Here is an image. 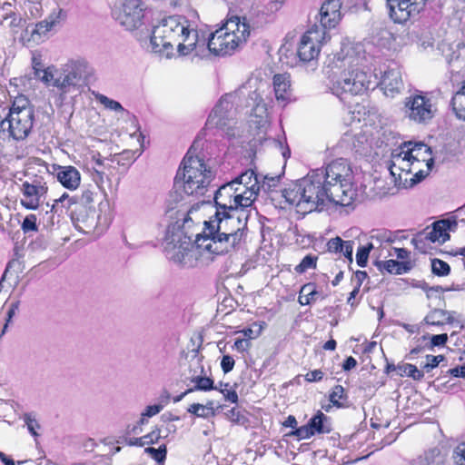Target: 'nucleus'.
I'll return each mask as SVG.
<instances>
[{
	"instance_id": "obj_1",
	"label": "nucleus",
	"mask_w": 465,
	"mask_h": 465,
	"mask_svg": "<svg viewBox=\"0 0 465 465\" xmlns=\"http://www.w3.org/2000/svg\"><path fill=\"white\" fill-rule=\"evenodd\" d=\"M250 35V25L245 17L229 20L225 25L212 33L208 38L200 33L193 21L183 15H170L154 25L150 35L139 40L153 53L166 58L202 55L207 48L215 55L232 54Z\"/></svg>"
},
{
	"instance_id": "obj_2",
	"label": "nucleus",
	"mask_w": 465,
	"mask_h": 465,
	"mask_svg": "<svg viewBox=\"0 0 465 465\" xmlns=\"http://www.w3.org/2000/svg\"><path fill=\"white\" fill-rule=\"evenodd\" d=\"M282 196L302 214L321 211L329 203L351 206L357 199L353 173L344 158L313 169L301 180L283 189Z\"/></svg>"
},
{
	"instance_id": "obj_3",
	"label": "nucleus",
	"mask_w": 465,
	"mask_h": 465,
	"mask_svg": "<svg viewBox=\"0 0 465 465\" xmlns=\"http://www.w3.org/2000/svg\"><path fill=\"white\" fill-rule=\"evenodd\" d=\"M362 46L349 41L342 42L341 51L334 56L336 68H342L340 77L332 83L331 92L341 100L343 94H361L378 86L377 76L360 67L363 59Z\"/></svg>"
},
{
	"instance_id": "obj_4",
	"label": "nucleus",
	"mask_w": 465,
	"mask_h": 465,
	"mask_svg": "<svg viewBox=\"0 0 465 465\" xmlns=\"http://www.w3.org/2000/svg\"><path fill=\"white\" fill-rule=\"evenodd\" d=\"M248 217L249 211L215 210L214 214L204 222L201 235L211 243L217 256L229 253L242 242Z\"/></svg>"
},
{
	"instance_id": "obj_5",
	"label": "nucleus",
	"mask_w": 465,
	"mask_h": 465,
	"mask_svg": "<svg viewBox=\"0 0 465 465\" xmlns=\"http://www.w3.org/2000/svg\"><path fill=\"white\" fill-rule=\"evenodd\" d=\"M179 168L174 186H182L187 196L199 198L208 191V187L213 179V173L204 160L193 154V147L189 149Z\"/></svg>"
},
{
	"instance_id": "obj_6",
	"label": "nucleus",
	"mask_w": 465,
	"mask_h": 465,
	"mask_svg": "<svg viewBox=\"0 0 465 465\" xmlns=\"http://www.w3.org/2000/svg\"><path fill=\"white\" fill-rule=\"evenodd\" d=\"M89 74V64L84 59H71L61 64L58 79L54 83L58 91L56 105L62 106L68 97L81 94Z\"/></svg>"
},
{
	"instance_id": "obj_7",
	"label": "nucleus",
	"mask_w": 465,
	"mask_h": 465,
	"mask_svg": "<svg viewBox=\"0 0 465 465\" xmlns=\"http://www.w3.org/2000/svg\"><path fill=\"white\" fill-rule=\"evenodd\" d=\"M387 167L399 188H411L428 175V171L415 166L409 151L403 148V143L391 152Z\"/></svg>"
},
{
	"instance_id": "obj_8",
	"label": "nucleus",
	"mask_w": 465,
	"mask_h": 465,
	"mask_svg": "<svg viewBox=\"0 0 465 465\" xmlns=\"http://www.w3.org/2000/svg\"><path fill=\"white\" fill-rule=\"evenodd\" d=\"M9 138L24 141L31 134L35 123V110L29 99L19 94L14 98L7 114Z\"/></svg>"
},
{
	"instance_id": "obj_9",
	"label": "nucleus",
	"mask_w": 465,
	"mask_h": 465,
	"mask_svg": "<svg viewBox=\"0 0 465 465\" xmlns=\"http://www.w3.org/2000/svg\"><path fill=\"white\" fill-rule=\"evenodd\" d=\"M234 98L235 95L231 94L221 97L206 121L205 127L207 130H216L228 137L235 135L233 129L235 124L233 118Z\"/></svg>"
},
{
	"instance_id": "obj_10",
	"label": "nucleus",
	"mask_w": 465,
	"mask_h": 465,
	"mask_svg": "<svg viewBox=\"0 0 465 465\" xmlns=\"http://www.w3.org/2000/svg\"><path fill=\"white\" fill-rule=\"evenodd\" d=\"M236 182H229L215 191L213 202L218 211H249L252 206V193L249 196L242 195L235 185Z\"/></svg>"
},
{
	"instance_id": "obj_11",
	"label": "nucleus",
	"mask_w": 465,
	"mask_h": 465,
	"mask_svg": "<svg viewBox=\"0 0 465 465\" xmlns=\"http://www.w3.org/2000/svg\"><path fill=\"white\" fill-rule=\"evenodd\" d=\"M182 257L180 260L172 255V258L176 259V265L182 268H194L209 265L214 261L217 254L212 249L211 243L207 242L201 234H198L193 244L190 241L184 256Z\"/></svg>"
},
{
	"instance_id": "obj_12",
	"label": "nucleus",
	"mask_w": 465,
	"mask_h": 465,
	"mask_svg": "<svg viewBox=\"0 0 465 465\" xmlns=\"http://www.w3.org/2000/svg\"><path fill=\"white\" fill-rule=\"evenodd\" d=\"M112 15L126 30H134L142 25L143 4L141 0H119V5L114 4Z\"/></svg>"
},
{
	"instance_id": "obj_13",
	"label": "nucleus",
	"mask_w": 465,
	"mask_h": 465,
	"mask_svg": "<svg viewBox=\"0 0 465 465\" xmlns=\"http://www.w3.org/2000/svg\"><path fill=\"white\" fill-rule=\"evenodd\" d=\"M404 112L411 121L426 124L434 117L436 108L430 97L415 94L405 99Z\"/></svg>"
},
{
	"instance_id": "obj_14",
	"label": "nucleus",
	"mask_w": 465,
	"mask_h": 465,
	"mask_svg": "<svg viewBox=\"0 0 465 465\" xmlns=\"http://www.w3.org/2000/svg\"><path fill=\"white\" fill-rule=\"evenodd\" d=\"M326 40V33L322 28H318L314 24L302 35L297 54L302 62L313 63L319 54L321 45Z\"/></svg>"
},
{
	"instance_id": "obj_15",
	"label": "nucleus",
	"mask_w": 465,
	"mask_h": 465,
	"mask_svg": "<svg viewBox=\"0 0 465 465\" xmlns=\"http://www.w3.org/2000/svg\"><path fill=\"white\" fill-rule=\"evenodd\" d=\"M190 241L191 238L184 233L177 223L168 226L164 237V253L166 258L176 264V259L172 258V255L181 260L182 256H184Z\"/></svg>"
},
{
	"instance_id": "obj_16",
	"label": "nucleus",
	"mask_w": 465,
	"mask_h": 465,
	"mask_svg": "<svg viewBox=\"0 0 465 465\" xmlns=\"http://www.w3.org/2000/svg\"><path fill=\"white\" fill-rule=\"evenodd\" d=\"M428 0H387L389 14L394 23L404 24L414 19L424 9Z\"/></svg>"
},
{
	"instance_id": "obj_17",
	"label": "nucleus",
	"mask_w": 465,
	"mask_h": 465,
	"mask_svg": "<svg viewBox=\"0 0 465 465\" xmlns=\"http://www.w3.org/2000/svg\"><path fill=\"white\" fill-rule=\"evenodd\" d=\"M457 227L455 220H442L433 223L432 229L428 232H423L412 239L416 249L421 252H426V243H444L450 239L448 231H453Z\"/></svg>"
},
{
	"instance_id": "obj_18",
	"label": "nucleus",
	"mask_w": 465,
	"mask_h": 465,
	"mask_svg": "<svg viewBox=\"0 0 465 465\" xmlns=\"http://www.w3.org/2000/svg\"><path fill=\"white\" fill-rule=\"evenodd\" d=\"M21 204L27 210H36L42 197L47 193L46 183L42 178H35L32 182L25 181L21 186Z\"/></svg>"
},
{
	"instance_id": "obj_19",
	"label": "nucleus",
	"mask_w": 465,
	"mask_h": 465,
	"mask_svg": "<svg viewBox=\"0 0 465 465\" xmlns=\"http://www.w3.org/2000/svg\"><path fill=\"white\" fill-rule=\"evenodd\" d=\"M343 2L341 0H327L325 1L316 16L320 21L317 27L322 28L327 34V29L335 27L341 19V10L343 9Z\"/></svg>"
},
{
	"instance_id": "obj_20",
	"label": "nucleus",
	"mask_w": 465,
	"mask_h": 465,
	"mask_svg": "<svg viewBox=\"0 0 465 465\" xmlns=\"http://www.w3.org/2000/svg\"><path fill=\"white\" fill-rule=\"evenodd\" d=\"M328 417L322 411H318L316 414L309 420L307 424L292 430L290 435L295 436L299 440H306L315 434L329 433L331 429L326 425Z\"/></svg>"
},
{
	"instance_id": "obj_21",
	"label": "nucleus",
	"mask_w": 465,
	"mask_h": 465,
	"mask_svg": "<svg viewBox=\"0 0 465 465\" xmlns=\"http://www.w3.org/2000/svg\"><path fill=\"white\" fill-rule=\"evenodd\" d=\"M403 148L409 151L411 159H412L415 166L422 168L424 163L428 173L434 165V159L431 156V148L423 142L408 141L403 143Z\"/></svg>"
},
{
	"instance_id": "obj_22",
	"label": "nucleus",
	"mask_w": 465,
	"mask_h": 465,
	"mask_svg": "<svg viewBox=\"0 0 465 465\" xmlns=\"http://www.w3.org/2000/svg\"><path fill=\"white\" fill-rule=\"evenodd\" d=\"M264 322H254L250 326L236 331L234 336L223 345V349L230 345L232 349H246L251 346V341L258 338L264 326Z\"/></svg>"
},
{
	"instance_id": "obj_23",
	"label": "nucleus",
	"mask_w": 465,
	"mask_h": 465,
	"mask_svg": "<svg viewBox=\"0 0 465 465\" xmlns=\"http://www.w3.org/2000/svg\"><path fill=\"white\" fill-rule=\"evenodd\" d=\"M377 84L386 96L394 97L403 88L401 68L396 64L390 65Z\"/></svg>"
},
{
	"instance_id": "obj_24",
	"label": "nucleus",
	"mask_w": 465,
	"mask_h": 465,
	"mask_svg": "<svg viewBox=\"0 0 465 465\" xmlns=\"http://www.w3.org/2000/svg\"><path fill=\"white\" fill-rule=\"evenodd\" d=\"M232 181L236 182L235 185L241 190L242 195L249 196V193H252V204L261 191L259 175L253 170L249 169Z\"/></svg>"
},
{
	"instance_id": "obj_25",
	"label": "nucleus",
	"mask_w": 465,
	"mask_h": 465,
	"mask_svg": "<svg viewBox=\"0 0 465 465\" xmlns=\"http://www.w3.org/2000/svg\"><path fill=\"white\" fill-rule=\"evenodd\" d=\"M56 178L61 184L69 190H75L81 183V174L74 166H59Z\"/></svg>"
},
{
	"instance_id": "obj_26",
	"label": "nucleus",
	"mask_w": 465,
	"mask_h": 465,
	"mask_svg": "<svg viewBox=\"0 0 465 465\" xmlns=\"http://www.w3.org/2000/svg\"><path fill=\"white\" fill-rule=\"evenodd\" d=\"M456 314L455 312L435 309L428 313L424 321L427 324L435 326L444 324L460 326V322L456 318Z\"/></svg>"
},
{
	"instance_id": "obj_27",
	"label": "nucleus",
	"mask_w": 465,
	"mask_h": 465,
	"mask_svg": "<svg viewBox=\"0 0 465 465\" xmlns=\"http://www.w3.org/2000/svg\"><path fill=\"white\" fill-rule=\"evenodd\" d=\"M275 97L278 101L286 102L291 97V84L288 74H275L273 77Z\"/></svg>"
},
{
	"instance_id": "obj_28",
	"label": "nucleus",
	"mask_w": 465,
	"mask_h": 465,
	"mask_svg": "<svg viewBox=\"0 0 465 465\" xmlns=\"http://www.w3.org/2000/svg\"><path fill=\"white\" fill-rule=\"evenodd\" d=\"M161 439V429L158 426H154L150 432L142 437L127 439L126 443L129 446L143 447L145 445L157 444Z\"/></svg>"
},
{
	"instance_id": "obj_29",
	"label": "nucleus",
	"mask_w": 465,
	"mask_h": 465,
	"mask_svg": "<svg viewBox=\"0 0 465 465\" xmlns=\"http://www.w3.org/2000/svg\"><path fill=\"white\" fill-rule=\"evenodd\" d=\"M192 381L194 383V386L175 397L173 400L175 402L180 401L185 395L195 391H209L217 390V387L214 386L213 380L206 376H195L192 379Z\"/></svg>"
},
{
	"instance_id": "obj_30",
	"label": "nucleus",
	"mask_w": 465,
	"mask_h": 465,
	"mask_svg": "<svg viewBox=\"0 0 465 465\" xmlns=\"http://www.w3.org/2000/svg\"><path fill=\"white\" fill-rule=\"evenodd\" d=\"M78 203L77 195H69L67 193H63L58 199H55L51 206V213L60 215L65 211H68L73 205Z\"/></svg>"
},
{
	"instance_id": "obj_31",
	"label": "nucleus",
	"mask_w": 465,
	"mask_h": 465,
	"mask_svg": "<svg viewBox=\"0 0 465 465\" xmlns=\"http://www.w3.org/2000/svg\"><path fill=\"white\" fill-rule=\"evenodd\" d=\"M56 15H50L48 18L37 23L31 31V38L35 42L40 41L56 24Z\"/></svg>"
},
{
	"instance_id": "obj_32",
	"label": "nucleus",
	"mask_w": 465,
	"mask_h": 465,
	"mask_svg": "<svg viewBox=\"0 0 465 465\" xmlns=\"http://www.w3.org/2000/svg\"><path fill=\"white\" fill-rule=\"evenodd\" d=\"M450 104L456 116L465 121V81L460 89L453 94Z\"/></svg>"
},
{
	"instance_id": "obj_33",
	"label": "nucleus",
	"mask_w": 465,
	"mask_h": 465,
	"mask_svg": "<svg viewBox=\"0 0 465 465\" xmlns=\"http://www.w3.org/2000/svg\"><path fill=\"white\" fill-rule=\"evenodd\" d=\"M330 402L336 408H345L348 406V395L341 385H335L330 394Z\"/></svg>"
},
{
	"instance_id": "obj_34",
	"label": "nucleus",
	"mask_w": 465,
	"mask_h": 465,
	"mask_svg": "<svg viewBox=\"0 0 465 465\" xmlns=\"http://www.w3.org/2000/svg\"><path fill=\"white\" fill-rule=\"evenodd\" d=\"M398 374L401 377H410L414 381H420L424 378V372L422 370L417 368V366L411 363H401L397 367Z\"/></svg>"
},
{
	"instance_id": "obj_35",
	"label": "nucleus",
	"mask_w": 465,
	"mask_h": 465,
	"mask_svg": "<svg viewBox=\"0 0 465 465\" xmlns=\"http://www.w3.org/2000/svg\"><path fill=\"white\" fill-rule=\"evenodd\" d=\"M247 105L252 107L257 116L262 117V115L266 114V104L263 103L261 94L257 91H253L249 94Z\"/></svg>"
},
{
	"instance_id": "obj_36",
	"label": "nucleus",
	"mask_w": 465,
	"mask_h": 465,
	"mask_svg": "<svg viewBox=\"0 0 465 465\" xmlns=\"http://www.w3.org/2000/svg\"><path fill=\"white\" fill-rule=\"evenodd\" d=\"M95 100L97 102H99L101 104L104 105V107L107 110H110V111H114V112H116V113H127V111L123 107V105L114 100V99H111L109 97H107L106 95L104 94H102L100 93H93Z\"/></svg>"
},
{
	"instance_id": "obj_37",
	"label": "nucleus",
	"mask_w": 465,
	"mask_h": 465,
	"mask_svg": "<svg viewBox=\"0 0 465 465\" xmlns=\"http://www.w3.org/2000/svg\"><path fill=\"white\" fill-rule=\"evenodd\" d=\"M58 72L59 67L57 68L55 66H48L45 69L35 73V76H37L40 81L46 85L54 86V83L56 81V79H58Z\"/></svg>"
},
{
	"instance_id": "obj_38",
	"label": "nucleus",
	"mask_w": 465,
	"mask_h": 465,
	"mask_svg": "<svg viewBox=\"0 0 465 465\" xmlns=\"http://www.w3.org/2000/svg\"><path fill=\"white\" fill-rule=\"evenodd\" d=\"M380 270H384L390 273L394 274H402L407 272V267L403 262L395 261V260H388L385 262H380L379 264Z\"/></svg>"
},
{
	"instance_id": "obj_39",
	"label": "nucleus",
	"mask_w": 465,
	"mask_h": 465,
	"mask_svg": "<svg viewBox=\"0 0 465 465\" xmlns=\"http://www.w3.org/2000/svg\"><path fill=\"white\" fill-rule=\"evenodd\" d=\"M144 452L159 464H163L167 456V446L163 443L158 448L147 447Z\"/></svg>"
},
{
	"instance_id": "obj_40",
	"label": "nucleus",
	"mask_w": 465,
	"mask_h": 465,
	"mask_svg": "<svg viewBox=\"0 0 465 465\" xmlns=\"http://www.w3.org/2000/svg\"><path fill=\"white\" fill-rule=\"evenodd\" d=\"M188 412L201 418H208L214 415L213 407H207L200 403H193L188 408Z\"/></svg>"
},
{
	"instance_id": "obj_41",
	"label": "nucleus",
	"mask_w": 465,
	"mask_h": 465,
	"mask_svg": "<svg viewBox=\"0 0 465 465\" xmlns=\"http://www.w3.org/2000/svg\"><path fill=\"white\" fill-rule=\"evenodd\" d=\"M431 272L437 276H447L450 272V267L446 262L435 258L431 260Z\"/></svg>"
},
{
	"instance_id": "obj_42",
	"label": "nucleus",
	"mask_w": 465,
	"mask_h": 465,
	"mask_svg": "<svg viewBox=\"0 0 465 465\" xmlns=\"http://www.w3.org/2000/svg\"><path fill=\"white\" fill-rule=\"evenodd\" d=\"M317 257L312 254L306 255L301 262L295 266L294 270L298 273H303L309 269L316 268Z\"/></svg>"
},
{
	"instance_id": "obj_43",
	"label": "nucleus",
	"mask_w": 465,
	"mask_h": 465,
	"mask_svg": "<svg viewBox=\"0 0 465 465\" xmlns=\"http://www.w3.org/2000/svg\"><path fill=\"white\" fill-rule=\"evenodd\" d=\"M372 243L360 246L356 253V262L360 267H365L368 262L370 252L372 250Z\"/></svg>"
},
{
	"instance_id": "obj_44",
	"label": "nucleus",
	"mask_w": 465,
	"mask_h": 465,
	"mask_svg": "<svg viewBox=\"0 0 465 465\" xmlns=\"http://www.w3.org/2000/svg\"><path fill=\"white\" fill-rule=\"evenodd\" d=\"M218 390L223 395L224 399L227 401H230V402L235 403V404L238 403V401H239L238 394H237L235 389H233L230 385V383H228V382L221 383V388Z\"/></svg>"
},
{
	"instance_id": "obj_45",
	"label": "nucleus",
	"mask_w": 465,
	"mask_h": 465,
	"mask_svg": "<svg viewBox=\"0 0 465 465\" xmlns=\"http://www.w3.org/2000/svg\"><path fill=\"white\" fill-rule=\"evenodd\" d=\"M92 160L94 162L95 166L94 167L96 177L94 178L97 187H100V183H103L104 180V172L99 170L97 167H101L104 165V159L101 158L99 153H94L92 155Z\"/></svg>"
},
{
	"instance_id": "obj_46",
	"label": "nucleus",
	"mask_w": 465,
	"mask_h": 465,
	"mask_svg": "<svg viewBox=\"0 0 465 465\" xmlns=\"http://www.w3.org/2000/svg\"><path fill=\"white\" fill-rule=\"evenodd\" d=\"M280 182V176H268L265 175L262 178V181L260 180L261 190L265 193H269L273 191L274 188L277 187Z\"/></svg>"
},
{
	"instance_id": "obj_47",
	"label": "nucleus",
	"mask_w": 465,
	"mask_h": 465,
	"mask_svg": "<svg viewBox=\"0 0 465 465\" xmlns=\"http://www.w3.org/2000/svg\"><path fill=\"white\" fill-rule=\"evenodd\" d=\"M444 360L443 355H427L426 356V361L420 363V367L422 370L426 371L427 372L430 371L434 368L438 367L440 362H441Z\"/></svg>"
},
{
	"instance_id": "obj_48",
	"label": "nucleus",
	"mask_w": 465,
	"mask_h": 465,
	"mask_svg": "<svg viewBox=\"0 0 465 465\" xmlns=\"http://www.w3.org/2000/svg\"><path fill=\"white\" fill-rule=\"evenodd\" d=\"M423 340L429 341L430 348L444 346L448 341V335L446 333L436 334V335H424Z\"/></svg>"
},
{
	"instance_id": "obj_49",
	"label": "nucleus",
	"mask_w": 465,
	"mask_h": 465,
	"mask_svg": "<svg viewBox=\"0 0 465 465\" xmlns=\"http://www.w3.org/2000/svg\"><path fill=\"white\" fill-rule=\"evenodd\" d=\"M452 458L455 464L465 465V441L460 442L454 449Z\"/></svg>"
},
{
	"instance_id": "obj_50",
	"label": "nucleus",
	"mask_w": 465,
	"mask_h": 465,
	"mask_svg": "<svg viewBox=\"0 0 465 465\" xmlns=\"http://www.w3.org/2000/svg\"><path fill=\"white\" fill-rule=\"evenodd\" d=\"M96 194L95 191L85 188L82 191L81 195L78 196V203L87 206L94 203Z\"/></svg>"
},
{
	"instance_id": "obj_51",
	"label": "nucleus",
	"mask_w": 465,
	"mask_h": 465,
	"mask_svg": "<svg viewBox=\"0 0 465 465\" xmlns=\"http://www.w3.org/2000/svg\"><path fill=\"white\" fill-rule=\"evenodd\" d=\"M21 228L25 233L29 232H36V216L35 214L26 215L22 223Z\"/></svg>"
},
{
	"instance_id": "obj_52",
	"label": "nucleus",
	"mask_w": 465,
	"mask_h": 465,
	"mask_svg": "<svg viewBox=\"0 0 465 465\" xmlns=\"http://www.w3.org/2000/svg\"><path fill=\"white\" fill-rule=\"evenodd\" d=\"M345 241L341 237L331 238L327 242V249L330 252L340 253L342 250Z\"/></svg>"
},
{
	"instance_id": "obj_53",
	"label": "nucleus",
	"mask_w": 465,
	"mask_h": 465,
	"mask_svg": "<svg viewBox=\"0 0 465 465\" xmlns=\"http://www.w3.org/2000/svg\"><path fill=\"white\" fill-rule=\"evenodd\" d=\"M343 5V9L346 10H351L353 8H361L364 7L366 8L368 0H341Z\"/></svg>"
},
{
	"instance_id": "obj_54",
	"label": "nucleus",
	"mask_w": 465,
	"mask_h": 465,
	"mask_svg": "<svg viewBox=\"0 0 465 465\" xmlns=\"http://www.w3.org/2000/svg\"><path fill=\"white\" fill-rule=\"evenodd\" d=\"M323 377H324V372L322 370H313V371H308L304 375V380L307 382H318V381H322Z\"/></svg>"
},
{
	"instance_id": "obj_55",
	"label": "nucleus",
	"mask_w": 465,
	"mask_h": 465,
	"mask_svg": "<svg viewBox=\"0 0 465 465\" xmlns=\"http://www.w3.org/2000/svg\"><path fill=\"white\" fill-rule=\"evenodd\" d=\"M146 422V420L143 417H141V419L136 422V424L134 425H128L126 429V434L127 435H138L143 432L142 426Z\"/></svg>"
},
{
	"instance_id": "obj_56",
	"label": "nucleus",
	"mask_w": 465,
	"mask_h": 465,
	"mask_svg": "<svg viewBox=\"0 0 465 465\" xmlns=\"http://www.w3.org/2000/svg\"><path fill=\"white\" fill-rule=\"evenodd\" d=\"M25 421L27 426L28 430L32 433L34 436H37L36 430L40 428V425L38 424L37 420L31 417L30 415L26 414L25 417Z\"/></svg>"
},
{
	"instance_id": "obj_57",
	"label": "nucleus",
	"mask_w": 465,
	"mask_h": 465,
	"mask_svg": "<svg viewBox=\"0 0 465 465\" xmlns=\"http://www.w3.org/2000/svg\"><path fill=\"white\" fill-rule=\"evenodd\" d=\"M234 359L230 355H223L222 361H221V367L224 373L230 372L233 367H234Z\"/></svg>"
},
{
	"instance_id": "obj_58",
	"label": "nucleus",
	"mask_w": 465,
	"mask_h": 465,
	"mask_svg": "<svg viewBox=\"0 0 465 465\" xmlns=\"http://www.w3.org/2000/svg\"><path fill=\"white\" fill-rule=\"evenodd\" d=\"M353 244L352 241H345L344 245H342V250L340 252L350 262L352 261Z\"/></svg>"
},
{
	"instance_id": "obj_59",
	"label": "nucleus",
	"mask_w": 465,
	"mask_h": 465,
	"mask_svg": "<svg viewBox=\"0 0 465 465\" xmlns=\"http://www.w3.org/2000/svg\"><path fill=\"white\" fill-rule=\"evenodd\" d=\"M162 409H163V407L160 404L149 405L146 407L144 411L142 413V417H143L144 419H145V417H153V416L158 414Z\"/></svg>"
},
{
	"instance_id": "obj_60",
	"label": "nucleus",
	"mask_w": 465,
	"mask_h": 465,
	"mask_svg": "<svg viewBox=\"0 0 465 465\" xmlns=\"http://www.w3.org/2000/svg\"><path fill=\"white\" fill-rule=\"evenodd\" d=\"M8 124L7 115L5 117L0 115V138L9 137Z\"/></svg>"
},
{
	"instance_id": "obj_61",
	"label": "nucleus",
	"mask_w": 465,
	"mask_h": 465,
	"mask_svg": "<svg viewBox=\"0 0 465 465\" xmlns=\"http://www.w3.org/2000/svg\"><path fill=\"white\" fill-rule=\"evenodd\" d=\"M368 277V274L366 272L364 271H357L355 273H354V276L352 278V282H355V286L356 288H361L363 281Z\"/></svg>"
},
{
	"instance_id": "obj_62",
	"label": "nucleus",
	"mask_w": 465,
	"mask_h": 465,
	"mask_svg": "<svg viewBox=\"0 0 465 465\" xmlns=\"http://www.w3.org/2000/svg\"><path fill=\"white\" fill-rule=\"evenodd\" d=\"M299 294H318V292L316 291V285L313 282L304 284L301 288Z\"/></svg>"
},
{
	"instance_id": "obj_63",
	"label": "nucleus",
	"mask_w": 465,
	"mask_h": 465,
	"mask_svg": "<svg viewBox=\"0 0 465 465\" xmlns=\"http://www.w3.org/2000/svg\"><path fill=\"white\" fill-rule=\"evenodd\" d=\"M97 446L96 441L94 439L86 438L83 440L82 441V447L84 448V451L86 452H92L95 447Z\"/></svg>"
},
{
	"instance_id": "obj_64",
	"label": "nucleus",
	"mask_w": 465,
	"mask_h": 465,
	"mask_svg": "<svg viewBox=\"0 0 465 465\" xmlns=\"http://www.w3.org/2000/svg\"><path fill=\"white\" fill-rule=\"evenodd\" d=\"M450 374L455 378L465 377V365L457 366L449 371Z\"/></svg>"
}]
</instances>
